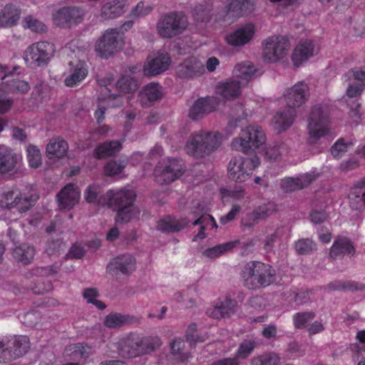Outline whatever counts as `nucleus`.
Wrapping results in <instances>:
<instances>
[{
    "label": "nucleus",
    "mask_w": 365,
    "mask_h": 365,
    "mask_svg": "<svg viewBox=\"0 0 365 365\" xmlns=\"http://www.w3.org/2000/svg\"><path fill=\"white\" fill-rule=\"evenodd\" d=\"M244 286L250 290L264 289L276 281V270L269 264L250 261L242 269Z\"/></svg>",
    "instance_id": "nucleus-1"
},
{
    "label": "nucleus",
    "mask_w": 365,
    "mask_h": 365,
    "mask_svg": "<svg viewBox=\"0 0 365 365\" xmlns=\"http://www.w3.org/2000/svg\"><path fill=\"white\" fill-rule=\"evenodd\" d=\"M204 72V64L194 56L187 58L176 68L178 77L184 79L200 77Z\"/></svg>",
    "instance_id": "nucleus-17"
},
{
    "label": "nucleus",
    "mask_w": 365,
    "mask_h": 365,
    "mask_svg": "<svg viewBox=\"0 0 365 365\" xmlns=\"http://www.w3.org/2000/svg\"><path fill=\"white\" fill-rule=\"evenodd\" d=\"M351 145V142L346 143L344 138H339L331 148V153L334 158H339L341 154L346 152L348 147Z\"/></svg>",
    "instance_id": "nucleus-57"
},
{
    "label": "nucleus",
    "mask_w": 365,
    "mask_h": 365,
    "mask_svg": "<svg viewBox=\"0 0 365 365\" xmlns=\"http://www.w3.org/2000/svg\"><path fill=\"white\" fill-rule=\"evenodd\" d=\"M242 82L240 80H229L218 83L215 92L224 100L232 101L238 98L241 94Z\"/></svg>",
    "instance_id": "nucleus-24"
},
{
    "label": "nucleus",
    "mask_w": 365,
    "mask_h": 365,
    "mask_svg": "<svg viewBox=\"0 0 365 365\" xmlns=\"http://www.w3.org/2000/svg\"><path fill=\"white\" fill-rule=\"evenodd\" d=\"M314 45L312 41H302L294 48L292 55L293 64L295 67L300 66L313 55Z\"/></svg>",
    "instance_id": "nucleus-27"
},
{
    "label": "nucleus",
    "mask_w": 365,
    "mask_h": 365,
    "mask_svg": "<svg viewBox=\"0 0 365 365\" xmlns=\"http://www.w3.org/2000/svg\"><path fill=\"white\" fill-rule=\"evenodd\" d=\"M228 178L236 182H245L252 174V169L249 168V160L241 156L231 158L227 166Z\"/></svg>",
    "instance_id": "nucleus-14"
},
{
    "label": "nucleus",
    "mask_w": 365,
    "mask_h": 365,
    "mask_svg": "<svg viewBox=\"0 0 365 365\" xmlns=\"http://www.w3.org/2000/svg\"><path fill=\"white\" fill-rule=\"evenodd\" d=\"M161 345L157 336H143L138 333H130L120 339L118 354L123 358H135L150 354Z\"/></svg>",
    "instance_id": "nucleus-2"
},
{
    "label": "nucleus",
    "mask_w": 365,
    "mask_h": 365,
    "mask_svg": "<svg viewBox=\"0 0 365 365\" xmlns=\"http://www.w3.org/2000/svg\"><path fill=\"white\" fill-rule=\"evenodd\" d=\"M139 322V319L129 314H121L119 313H111L106 316L104 324L108 328H117L125 324H130Z\"/></svg>",
    "instance_id": "nucleus-36"
},
{
    "label": "nucleus",
    "mask_w": 365,
    "mask_h": 365,
    "mask_svg": "<svg viewBox=\"0 0 365 365\" xmlns=\"http://www.w3.org/2000/svg\"><path fill=\"white\" fill-rule=\"evenodd\" d=\"M80 198L78 188L73 184L66 185L57 195V200L60 209H72Z\"/></svg>",
    "instance_id": "nucleus-22"
},
{
    "label": "nucleus",
    "mask_w": 365,
    "mask_h": 365,
    "mask_svg": "<svg viewBox=\"0 0 365 365\" xmlns=\"http://www.w3.org/2000/svg\"><path fill=\"white\" fill-rule=\"evenodd\" d=\"M84 11L77 6H65L59 9L53 14L54 24L61 29H71L81 23Z\"/></svg>",
    "instance_id": "nucleus-12"
},
{
    "label": "nucleus",
    "mask_w": 365,
    "mask_h": 365,
    "mask_svg": "<svg viewBox=\"0 0 365 365\" xmlns=\"http://www.w3.org/2000/svg\"><path fill=\"white\" fill-rule=\"evenodd\" d=\"M282 145L269 146L264 150V157L267 160H277L282 155Z\"/></svg>",
    "instance_id": "nucleus-61"
},
{
    "label": "nucleus",
    "mask_w": 365,
    "mask_h": 365,
    "mask_svg": "<svg viewBox=\"0 0 365 365\" xmlns=\"http://www.w3.org/2000/svg\"><path fill=\"white\" fill-rule=\"evenodd\" d=\"M315 317L316 314L314 312H297L292 317L294 326L296 329H304Z\"/></svg>",
    "instance_id": "nucleus-43"
},
{
    "label": "nucleus",
    "mask_w": 365,
    "mask_h": 365,
    "mask_svg": "<svg viewBox=\"0 0 365 365\" xmlns=\"http://www.w3.org/2000/svg\"><path fill=\"white\" fill-rule=\"evenodd\" d=\"M160 88V85L155 83L145 86L139 93L141 103L147 106L149 103L160 100L163 97Z\"/></svg>",
    "instance_id": "nucleus-34"
},
{
    "label": "nucleus",
    "mask_w": 365,
    "mask_h": 365,
    "mask_svg": "<svg viewBox=\"0 0 365 365\" xmlns=\"http://www.w3.org/2000/svg\"><path fill=\"white\" fill-rule=\"evenodd\" d=\"M238 302L229 295H223L212 302V307L207 309V314L215 319H229L238 309Z\"/></svg>",
    "instance_id": "nucleus-11"
},
{
    "label": "nucleus",
    "mask_w": 365,
    "mask_h": 365,
    "mask_svg": "<svg viewBox=\"0 0 365 365\" xmlns=\"http://www.w3.org/2000/svg\"><path fill=\"white\" fill-rule=\"evenodd\" d=\"M101 188L97 185H90L87 187L85 192V199L88 203H98L102 205L99 202L100 200H104L105 195L99 196Z\"/></svg>",
    "instance_id": "nucleus-48"
},
{
    "label": "nucleus",
    "mask_w": 365,
    "mask_h": 365,
    "mask_svg": "<svg viewBox=\"0 0 365 365\" xmlns=\"http://www.w3.org/2000/svg\"><path fill=\"white\" fill-rule=\"evenodd\" d=\"M20 11L14 5H6L0 13V26L11 27L19 19Z\"/></svg>",
    "instance_id": "nucleus-37"
},
{
    "label": "nucleus",
    "mask_w": 365,
    "mask_h": 365,
    "mask_svg": "<svg viewBox=\"0 0 365 365\" xmlns=\"http://www.w3.org/2000/svg\"><path fill=\"white\" fill-rule=\"evenodd\" d=\"M256 71L257 70L254 66L247 62L237 65L235 68L234 73L237 78L242 80V85H246L247 81L255 76Z\"/></svg>",
    "instance_id": "nucleus-39"
},
{
    "label": "nucleus",
    "mask_w": 365,
    "mask_h": 365,
    "mask_svg": "<svg viewBox=\"0 0 365 365\" xmlns=\"http://www.w3.org/2000/svg\"><path fill=\"white\" fill-rule=\"evenodd\" d=\"M186 339L190 344L203 342L207 338V335L200 336L197 333V325L195 323L190 324L186 330Z\"/></svg>",
    "instance_id": "nucleus-49"
},
{
    "label": "nucleus",
    "mask_w": 365,
    "mask_h": 365,
    "mask_svg": "<svg viewBox=\"0 0 365 365\" xmlns=\"http://www.w3.org/2000/svg\"><path fill=\"white\" fill-rule=\"evenodd\" d=\"M87 74L88 71L86 68H76L71 75L66 78L65 84L68 87L78 86L87 76Z\"/></svg>",
    "instance_id": "nucleus-45"
},
{
    "label": "nucleus",
    "mask_w": 365,
    "mask_h": 365,
    "mask_svg": "<svg viewBox=\"0 0 365 365\" xmlns=\"http://www.w3.org/2000/svg\"><path fill=\"white\" fill-rule=\"evenodd\" d=\"M274 210V205L272 203H269L267 205H264L260 206L255 212H254V219H265L271 214L273 213Z\"/></svg>",
    "instance_id": "nucleus-59"
},
{
    "label": "nucleus",
    "mask_w": 365,
    "mask_h": 365,
    "mask_svg": "<svg viewBox=\"0 0 365 365\" xmlns=\"http://www.w3.org/2000/svg\"><path fill=\"white\" fill-rule=\"evenodd\" d=\"M266 142V136L259 127L249 126L242 130L239 138L232 142V147L246 154L260 148Z\"/></svg>",
    "instance_id": "nucleus-7"
},
{
    "label": "nucleus",
    "mask_w": 365,
    "mask_h": 365,
    "mask_svg": "<svg viewBox=\"0 0 365 365\" xmlns=\"http://www.w3.org/2000/svg\"><path fill=\"white\" fill-rule=\"evenodd\" d=\"M122 148L118 140L105 141L93 150V156L97 159L106 158L118 153Z\"/></svg>",
    "instance_id": "nucleus-33"
},
{
    "label": "nucleus",
    "mask_w": 365,
    "mask_h": 365,
    "mask_svg": "<svg viewBox=\"0 0 365 365\" xmlns=\"http://www.w3.org/2000/svg\"><path fill=\"white\" fill-rule=\"evenodd\" d=\"M256 342L254 340H244L239 346L235 358L246 359L254 351Z\"/></svg>",
    "instance_id": "nucleus-46"
},
{
    "label": "nucleus",
    "mask_w": 365,
    "mask_h": 365,
    "mask_svg": "<svg viewBox=\"0 0 365 365\" xmlns=\"http://www.w3.org/2000/svg\"><path fill=\"white\" fill-rule=\"evenodd\" d=\"M355 247L352 242L346 237H337L336 240L331 247V251L334 250H344V251H352L354 250Z\"/></svg>",
    "instance_id": "nucleus-52"
},
{
    "label": "nucleus",
    "mask_w": 365,
    "mask_h": 365,
    "mask_svg": "<svg viewBox=\"0 0 365 365\" xmlns=\"http://www.w3.org/2000/svg\"><path fill=\"white\" fill-rule=\"evenodd\" d=\"M221 143L222 136L218 132L202 130L190 137L185 149L188 155L196 158H203L216 150Z\"/></svg>",
    "instance_id": "nucleus-4"
},
{
    "label": "nucleus",
    "mask_w": 365,
    "mask_h": 365,
    "mask_svg": "<svg viewBox=\"0 0 365 365\" xmlns=\"http://www.w3.org/2000/svg\"><path fill=\"white\" fill-rule=\"evenodd\" d=\"M297 251H309L316 249L314 242L309 239H302L299 240L295 245Z\"/></svg>",
    "instance_id": "nucleus-64"
},
{
    "label": "nucleus",
    "mask_w": 365,
    "mask_h": 365,
    "mask_svg": "<svg viewBox=\"0 0 365 365\" xmlns=\"http://www.w3.org/2000/svg\"><path fill=\"white\" fill-rule=\"evenodd\" d=\"M73 353L80 355L81 358L87 359L91 355V347L84 343H78L71 345Z\"/></svg>",
    "instance_id": "nucleus-56"
},
{
    "label": "nucleus",
    "mask_w": 365,
    "mask_h": 365,
    "mask_svg": "<svg viewBox=\"0 0 365 365\" xmlns=\"http://www.w3.org/2000/svg\"><path fill=\"white\" fill-rule=\"evenodd\" d=\"M329 120V114L327 106L316 105L312 108L307 125L310 143H316L327 133Z\"/></svg>",
    "instance_id": "nucleus-6"
},
{
    "label": "nucleus",
    "mask_w": 365,
    "mask_h": 365,
    "mask_svg": "<svg viewBox=\"0 0 365 365\" xmlns=\"http://www.w3.org/2000/svg\"><path fill=\"white\" fill-rule=\"evenodd\" d=\"M329 291L365 290V284L351 280H336L330 282L326 287Z\"/></svg>",
    "instance_id": "nucleus-38"
},
{
    "label": "nucleus",
    "mask_w": 365,
    "mask_h": 365,
    "mask_svg": "<svg viewBox=\"0 0 365 365\" xmlns=\"http://www.w3.org/2000/svg\"><path fill=\"white\" fill-rule=\"evenodd\" d=\"M285 296L289 303L294 302L298 306L304 304L309 300L308 291L299 290L296 288L291 289Z\"/></svg>",
    "instance_id": "nucleus-41"
},
{
    "label": "nucleus",
    "mask_w": 365,
    "mask_h": 365,
    "mask_svg": "<svg viewBox=\"0 0 365 365\" xmlns=\"http://www.w3.org/2000/svg\"><path fill=\"white\" fill-rule=\"evenodd\" d=\"M123 45L115 29H110L98 39L95 45V51L102 58H108L120 51Z\"/></svg>",
    "instance_id": "nucleus-8"
},
{
    "label": "nucleus",
    "mask_w": 365,
    "mask_h": 365,
    "mask_svg": "<svg viewBox=\"0 0 365 365\" xmlns=\"http://www.w3.org/2000/svg\"><path fill=\"white\" fill-rule=\"evenodd\" d=\"M113 78L111 77L103 78L98 81L99 86L101 87H105L106 90V92L104 93L105 96L111 99H115L117 96H119L118 94L112 93L111 90L108 88V86H110L113 83Z\"/></svg>",
    "instance_id": "nucleus-63"
},
{
    "label": "nucleus",
    "mask_w": 365,
    "mask_h": 365,
    "mask_svg": "<svg viewBox=\"0 0 365 365\" xmlns=\"http://www.w3.org/2000/svg\"><path fill=\"white\" fill-rule=\"evenodd\" d=\"M218 103L215 98H200L197 99L190 109L189 116L192 120H198L205 115L215 110Z\"/></svg>",
    "instance_id": "nucleus-21"
},
{
    "label": "nucleus",
    "mask_w": 365,
    "mask_h": 365,
    "mask_svg": "<svg viewBox=\"0 0 365 365\" xmlns=\"http://www.w3.org/2000/svg\"><path fill=\"white\" fill-rule=\"evenodd\" d=\"M115 86L120 91L124 93H133L138 88V81L129 76H122L117 81Z\"/></svg>",
    "instance_id": "nucleus-42"
},
{
    "label": "nucleus",
    "mask_w": 365,
    "mask_h": 365,
    "mask_svg": "<svg viewBox=\"0 0 365 365\" xmlns=\"http://www.w3.org/2000/svg\"><path fill=\"white\" fill-rule=\"evenodd\" d=\"M24 22L25 27L30 29L34 32L41 33L46 31V26L44 24L31 16L26 17Z\"/></svg>",
    "instance_id": "nucleus-53"
},
{
    "label": "nucleus",
    "mask_w": 365,
    "mask_h": 365,
    "mask_svg": "<svg viewBox=\"0 0 365 365\" xmlns=\"http://www.w3.org/2000/svg\"><path fill=\"white\" fill-rule=\"evenodd\" d=\"M125 3L124 1L114 0L103 5L101 11V17L104 20L117 18L124 14Z\"/></svg>",
    "instance_id": "nucleus-31"
},
{
    "label": "nucleus",
    "mask_w": 365,
    "mask_h": 365,
    "mask_svg": "<svg viewBox=\"0 0 365 365\" xmlns=\"http://www.w3.org/2000/svg\"><path fill=\"white\" fill-rule=\"evenodd\" d=\"M58 272V267L56 265H52L48 267H36L31 270V274L33 275L40 277H48Z\"/></svg>",
    "instance_id": "nucleus-58"
},
{
    "label": "nucleus",
    "mask_w": 365,
    "mask_h": 365,
    "mask_svg": "<svg viewBox=\"0 0 365 365\" xmlns=\"http://www.w3.org/2000/svg\"><path fill=\"white\" fill-rule=\"evenodd\" d=\"M68 149V145L66 140L58 137L50 140L46 146V156L49 159L61 158L65 156Z\"/></svg>",
    "instance_id": "nucleus-32"
},
{
    "label": "nucleus",
    "mask_w": 365,
    "mask_h": 365,
    "mask_svg": "<svg viewBox=\"0 0 365 365\" xmlns=\"http://www.w3.org/2000/svg\"><path fill=\"white\" fill-rule=\"evenodd\" d=\"M156 181L160 184H168L179 178L184 173L181 165L176 160H172L165 167L155 169Z\"/></svg>",
    "instance_id": "nucleus-18"
},
{
    "label": "nucleus",
    "mask_w": 365,
    "mask_h": 365,
    "mask_svg": "<svg viewBox=\"0 0 365 365\" xmlns=\"http://www.w3.org/2000/svg\"><path fill=\"white\" fill-rule=\"evenodd\" d=\"M28 160L31 167L37 168L41 165V155L39 150L34 145H29L27 148Z\"/></svg>",
    "instance_id": "nucleus-50"
},
{
    "label": "nucleus",
    "mask_w": 365,
    "mask_h": 365,
    "mask_svg": "<svg viewBox=\"0 0 365 365\" xmlns=\"http://www.w3.org/2000/svg\"><path fill=\"white\" fill-rule=\"evenodd\" d=\"M10 338V345L12 359H16L24 355L30 349L29 338L24 335L15 336Z\"/></svg>",
    "instance_id": "nucleus-35"
},
{
    "label": "nucleus",
    "mask_w": 365,
    "mask_h": 365,
    "mask_svg": "<svg viewBox=\"0 0 365 365\" xmlns=\"http://www.w3.org/2000/svg\"><path fill=\"white\" fill-rule=\"evenodd\" d=\"M34 293L37 294H42L45 292H48L53 289V284L50 280H46L40 282L38 280V283L31 288Z\"/></svg>",
    "instance_id": "nucleus-62"
},
{
    "label": "nucleus",
    "mask_w": 365,
    "mask_h": 365,
    "mask_svg": "<svg viewBox=\"0 0 365 365\" xmlns=\"http://www.w3.org/2000/svg\"><path fill=\"white\" fill-rule=\"evenodd\" d=\"M279 361V356L269 352L254 357L250 362V365H277Z\"/></svg>",
    "instance_id": "nucleus-44"
},
{
    "label": "nucleus",
    "mask_w": 365,
    "mask_h": 365,
    "mask_svg": "<svg viewBox=\"0 0 365 365\" xmlns=\"http://www.w3.org/2000/svg\"><path fill=\"white\" fill-rule=\"evenodd\" d=\"M38 198V196L36 194L22 197L19 192L9 190L3 193L0 205L7 209L17 207L20 212H26L34 206Z\"/></svg>",
    "instance_id": "nucleus-13"
},
{
    "label": "nucleus",
    "mask_w": 365,
    "mask_h": 365,
    "mask_svg": "<svg viewBox=\"0 0 365 365\" xmlns=\"http://www.w3.org/2000/svg\"><path fill=\"white\" fill-rule=\"evenodd\" d=\"M191 14L197 26L205 27L213 17V6L207 1L198 4L192 8Z\"/></svg>",
    "instance_id": "nucleus-23"
},
{
    "label": "nucleus",
    "mask_w": 365,
    "mask_h": 365,
    "mask_svg": "<svg viewBox=\"0 0 365 365\" xmlns=\"http://www.w3.org/2000/svg\"><path fill=\"white\" fill-rule=\"evenodd\" d=\"M309 96V87L307 84L299 82L289 88L284 94L285 101L289 108L300 107Z\"/></svg>",
    "instance_id": "nucleus-19"
},
{
    "label": "nucleus",
    "mask_w": 365,
    "mask_h": 365,
    "mask_svg": "<svg viewBox=\"0 0 365 365\" xmlns=\"http://www.w3.org/2000/svg\"><path fill=\"white\" fill-rule=\"evenodd\" d=\"M188 26V20L184 13L173 11L160 17L157 23L158 34L163 38H172L182 34Z\"/></svg>",
    "instance_id": "nucleus-5"
},
{
    "label": "nucleus",
    "mask_w": 365,
    "mask_h": 365,
    "mask_svg": "<svg viewBox=\"0 0 365 365\" xmlns=\"http://www.w3.org/2000/svg\"><path fill=\"white\" fill-rule=\"evenodd\" d=\"M126 163L123 160L120 162L115 160L109 161L105 166V173L108 176L118 175L121 173Z\"/></svg>",
    "instance_id": "nucleus-51"
},
{
    "label": "nucleus",
    "mask_w": 365,
    "mask_h": 365,
    "mask_svg": "<svg viewBox=\"0 0 365 365\" xmlns=\"http://www.w3.org/2000/svg\"><path fill=\"white\" fill-rule=\"evenodd\" d=\"M295 114V110L289 108L276 113L273 117L272 123L277 133H281L287 130L292 125Z\"/></svg>",
    "instance_id": "nucleus-26"
},
{
    "label": "nucleus",
    "mask_w": 365,
    "mask_h": 365,
    "mask_svg": "<svg viewBox=\"0 0 365 365\" xmlns=\"http://www.w3.org/2000/svg\"><path fill=\"white\" fill-rule=\"evenodd\" d=\"M255 33V26L252 23H247L237 27L233 32L225 37L227 43L232 46H243L250 43Z\"/></svg>",
    "instance_id": "nucleus-16"
},
{
    "label": "nucleus",
    "mask_w": 365,
    "mask_h": 365,
    "mask_svg": "<svg viewBox=\"0 0 365 365\" xmlns=\"http://www.w3.org/2000/svg\"><path fill=\"white\" fill-rule=\"evenodd\" d=\"M8 82V90L9 92L26 93L29 89V86L28 83L24 81H21L17 78H13L12 80L9 81Z\"/></svg>",
    "instance_id": "nucleus-54"
},
{
    "label": "nucleus",
    "mask_w": 365,
    "mask_h": 365,
    "mask_svg": "<svg viewBox=\"0 0 365 365\" xmlns=\"http://www.w3.org/2000/svg\"><path fill=\"white\" fill-rule=\"evenodd\" d=\"M255 0H227L226 15L237 19L250 14L255 9Z\"/></svg>",
    "instance_id": "nucleus-20"
},
{
    "label": "nucleus",
    "mask_w": 365,
    "mask_h": 365,
    "mask_svg": "<svg viewBox=\"0 0 365 365\" xmlns=\"http://www.w3.org/2000/svg\"><path fill=\"white\" fill-rule=\"evenodd\" d=\"M262 44L263 58L269 63H275L284 58L290 47L289 40L283 36L268 37Z\"/></svg>",
    "instance_id": "nucleus-9"
},
{
    "label": "nucleus",
    "mask_w": 365,
    "mask_h": 365,
    "mask_svg": "<svg viewBox=\"0 0 365 365\" xmlns=\"http://www.w3.org/2000/svg\"><path fill=\"white\" fill-rule=\"evenodd\" d=\"M136 261L129 253H123L113 258L107 266V272L113 276L130 275L135 269Z\"/></svg>",
    "instance_id": "nucleus-15"
},
{
    "label": "nucleus",
    "mask_w": 365,
    "mask_h": 365,
    "mask_svg": "<svg viewBox=\"0 0 365 365\" xmlns=\"http://www.w3.org/2000/svg\"><path fill=\"white\" fill-rule=\"evenodd\" d=\"M17 165V155L13 150L0 145V174L13 171Z\"/></svg>",
    "instance_id": "nucleus-28"
},
{
    "label": "nucleus",
    "mask_w": 365,
    "mask_h": 365,
    "mask_svg": "<svg viewBox=\"0 0 365 365\" xmlns=\"http://www.w3.org/2000/svg\"><path fill=\"white\" fill-rule=\"evenodd\" d=\"M185 346V341L181 338H175L170 344L171 354L176 356L178 362L184 363L187 361L191 355L189 352H182V350Z\"/></svg>",
    "instance_id": "nucleus-40"
},
{
    "label": "nucleus",
    "mask_w": 365,
    "mask_h": 365,
    "mask_svg": "<svg viewBox=\"0 0 365 365\" xmlns=\"http://www.w3.org/2000/svg\"><path fill=\"white\" fill-rule=\"evenodd\" d=\"M55 52V46L47 41H41L30 46L26 51L25 60L31 66H43L48 64Z\"/></svg>",
    "instance_id": "nucleus-10"
},
{
    "label": "nucleus",
    "mask_w": 365,
    "mask_h": 365,
    "mask_svg": "<svg viewBox=\"0 0 365 365\" xmlns=\"http://www.w3.org/2000/svg\"><path fill=\"white\" fill-rule=\"evenodd\" d=\"M10 341L9 336L0 338V363H5L12 359Z\"/></svg>",
    "instance_id": "nucleus-47"
},
{
    "label": "nucleus",
    "mask_w": 365,
    "mask_h": 365,
    "mask_svg": "<svg viewBox=\"0 0 365 365\" xmlns=\"http://www.w3.org/2000/svg\"><path fill=\"white\" fill-rule=\"evenodd\" d=\"M240 245V242L239 240H235L209 247L205 251H230L238 248L237 245Z\"/></svg>",
    "instance_id": "nucleus-60"
},
{
    "label": "nucleus",
    "mask_w": 365,
    "mask_h": 365,
    "mask_svg": "<svg viewBox=\"0 0 365 365\" xmlns=\"http://www.w3.org/2000/svg\"><path fill=\"white\" fill-rule=\"evenodd\" d=\"M136 197L133 190H120L115 192L109 190L105 194L104 200H100L102 205L108 206L117 212V222H128L133 217L132 207Z\"/></svg>",
    "instance_id": "nucleus-3"
},
{
    "label": "nucleus",
    "mask_w": 365,
    "mask_h": 365,
    "mask_svg": "<svg viewBox=\"0 0 365 365\" xmlns=\"http://www.w3.org/2000/svg\"><path fill=\"white\" fill-rule=\"evenodd\" d=\"M170 63V58L167 53H162L145 65L143 73L145 76H155L166 71Z\"/></svg>",
    "instance_id": "nucleus-25"
},
{
    "label": "nucleus",
    "mask_w": 365,
    "mask_h": 365,
    "mask_svg": "<svg viewBox=\"0 0 365 365\" xmlns=\"http://www.w3.org/2000/svg\"><path fill=\"white\" fill-rule=\"evenodd\" d=\"M153 8L150 6H145L144 2H139L130 11L128 16L133 19H135L140 16L148 15Z\"/></svg>",
    "instance_id": "nucleus-55"
},
{
    "label": "nucleus",
    "mask_w": 365,
    "mask_h": 365,
    "mask_svg": "<svg viewBox=\"0 0 365 365\" xmlns=\"http://www.w3.org/2000/svg\"><path fill=\"white\" fill-rule=\"evenodd\" d=\"M189 222L186 218L177 219L168 215L158 222V229L163 232H178L186 227Z\"/></svg>",
    "instance_id": "nucleus-30"
},
{
    "label": "nucleus",
    "mask_w": 365,
    "mask_h": 365,
    "mask_svg": "<svg viewBox=\"0 0 365 365\" xmlns=\"http://www.w3.org/2000/svg\"><path fill=\"white\" fill-rule=\"evenodd\" d=\"M314 180L315 178L313 175L306 174L297 178H289L284 179L282 181L280 186L286 192H294L304 188Z\"/></svg>",
    "instance_id": "nucleus-29"
}]
</instances>
